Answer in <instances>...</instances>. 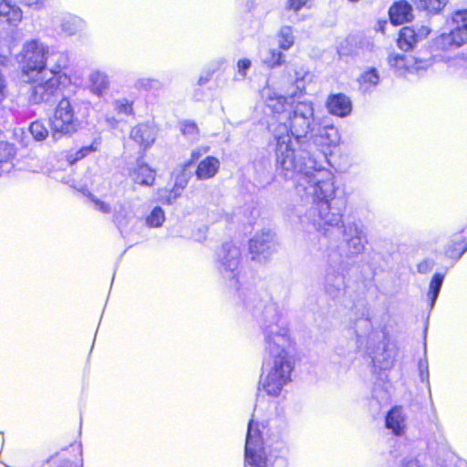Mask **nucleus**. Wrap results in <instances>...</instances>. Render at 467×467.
<instances>
[{"label":"nucleus","instance_id":"nucleus-12","mask_svg":"<svg viewBox=\"0 0 467 467\" xmlns=\"http://www.w3.org/2000/svg\"><path fill=\"white\" fill-rule=\"evenodd\" d=\"M322 147H335L340 141L338 130L333 125L318 126L317 124L315 132L309 137V141Z\"/></svg>","mask_w":467,"mask_h":467},{"label":"nucleus","instance_id":"nucleus-46","mask_svg":"<svg viewBox=\"0 0 467 467\" xmlns=\"http://www.w3.org/2000/svg\"><path fill=\"white\" fill-rule=\"evenodd\" d=\"M432 266H433V264L431 261L425 260V261L420 262L418 265L417 268L420 273L427 274L432 269Z\"/></svg>","mask_w":467,"mask_h":467},{"label":"nucleus","instance_id":"nucleus-53","mask_svg":"<svg viewBox=\"0 0 467 467\" xmlns=\"http://www.w3.org/2000/svg\"><path fill=\"white\" fill-rule=\"evenodd\" d=\"M356 332H357V337H361V335L358 334V330H356Z\"/></svg>","mask_w":467,"mask_h":467},{"label":"nucleus","instance_id":"nucleus-30","mask_svg":"<svg viewBox=\"0 0 467 467\" xmlns=\"http://www.w3.org/2000/svg\"><path fill=\"white\" fill-rule=\"evenodd\" d=\"M448 0H415L419 8L431 14L440 13L447 5Z\"/></svg>","mask_w":467,"mask_h":467},{"label":"nucleus","instance_id":"nucleus-43","mask_svg":"<svg viewBox=\"0 0 467 467\" xmlns=\"http://www.w3.org/2000/svg\"><path fill=\"white\" fill-rule=\"evenodd\" d=\"M251 67V61L247 58L240 59L237 62L238 74L242 76V78H245L247 74V70Z\"/></svg>","mask_w":467,"mask_h":467},{"label":"nucleus","instance_id":"nucleus-32","mask_svg":"<svg viewBox=\"0 0 467 467\" xmlns=\"http://www.w3.org/2000/svg\"><path fill=\"white\" fill-rule=\"evenodd\" d=\"M360 85L365 91H368L371 88L378 85L379 81V76L376 68H370L365 71L359 78Z\"/></svg>","mask_w":467,"mask_h":467},{"label":"nucleus","instance_id":"nucleus-38","mask_svg":"<svg viewBox=\"0 0 467 467\" xmlns=\"http://www.w3.org/2000/svg\"><path fill=\"white\" fill-rule=\"evenodd\" d=\"M294 72L295 76L292 77L290 69H287V73L290 76L291 80L295 81L298 89H302L304 88L303 82L305 81L306 78L308 77L309 74L303 68H300L299 70L295 68Z\"/></svg>","mask_w":467,"mask_h":467},{"label":"nucleus","instance_id":"nucleus-16","mask_svg":"<svg viewBox=\"0 0 467 467\" xmlns=\"http://www.w3.org/2000/svg\"><path fill=\"white\" fill-rule=\"evenodd\" d=\"M129 175L138 184L150 186L155 181V171L140 161L130 169Z\"/></svg>","mask_w":467,"mask_h":467},{"label":"nucleus","instance_id":"nucleus-22","mask_svg":"<svg viewBox=\"0 0 467 467\" xmlns=\"http://www.w3.org/2000/svg\"><path fill=\"white\" fill-rule=\"evenodd\" d=\"M389 14L392 24L401 25L412 18V8L407 2H399L390 7Z\"/></svg>","mask_w":467,"mask_h":467},{"label":"nucleus","instance_id":"nucleus-5","mask_svg":"<svg viewBox=\"0 0 467 467\" xmlns=\"http://www.w3.org/2000/svg\"><path fill=\"white\" fill-rule=\"evenodd\" d=\"M336 196V194L334 195ZM304 197H312L314 202L307 210V212L300 217V223L304 225L306 223H309L313 225V227L321 234L327 236L328 235V227H338L340 225L343 226V240L346 243L348 253L351 255H358L365 250V246L367 244V236L363 229L356 223H348L343 224L342 223V213L339 212H333L331 206V201L334 200L333 197L328 201L329 204V212L333 213H338L340 215V222L337 224H328L325 221H321L318 225H316L313 220L310 218V210L313 206H319L322 202L321 200L316 198L314 195H304Z\"/></svg>","mask_w":467,"mask_h":467},{"label":"nucleus","instance_id":"nucleus-26","mask_svg":"<svg viewBox=\"0 0 467 467\" xmlns=\"http://www.w3.org/2000/svg\"><path fill=\"white\" fill-rule=\"evenodd\" d=\"M452 30L458 36L462 38V42L467 43V9L458 10L452 15Z\"/></svg>","mask_w":467,"mask_h":467},{"label":"nucleus","instance_id":"nucleus-25","mask_svg":"<svg viewBox=\"0 0 467 467\" xmlns=\"http://www.w3.org/2000/svg\"><path fill=\"white\" fill-rule=\"evenodd\" d=\"M15 154V149L11 144L0 141V176L12 171L14 167L12 159Z\"/></svg>","mask_w":467,"mask_h":467},{"label":"nucleus","instance_id":"nucleus-40","mask_svg":"<svg viewBox=\"0 0 467 467\" xmlns=\"http://www.w3.org/2000/svg\"><path fill=\"white\" fill-rule=\"evenodd\" d=\"M90 201L93 203L94 209H96L103 213H109L111 212V208L109 203H106L105 202L100 201L94 196H92L90 198Z\"/></svg>","mask_w":467,"mask_h":467},{"label":"nucleus","instance_id":"nucleus-17","mask_svg":"<svg viewBox=\"0 0 467 467\" xmlns=\"http://www.w3.org/2000/svg\"><path fill=\"white\" fill-rule=\"evenodd\" d=\"M135 213L130 202H119L114 205L113 222L122 231L134 219Z\"/></svg>","mask_w":467,"mask_h":467},{"label":"nucleus","instance_id":"nucleus-49","mask_svg":"<svg viewBox=\"0 0 467 467\" xmlns=\"http://www.w3.org/2000/svg\"><path fill=\"white\" fill-rule=\"evenodd\" d=\"M358 325H360V327H364L367 330L371 328V323L368 318L359 319L356 326L358 327Z\"/></svg>","mask_w":467,"mask_h":467},{"label":"nucleus","instance_id":"nucleus-50","mask_svg":"<svg viewBox=\"0 0 467 467\" xmlns=\"http://www.w3.org/2000/svg\"><path fill=\"white\" fill-rule=\"evenodd\" d=\"M457 64L467 70V56H462L457 58Z\"/></svg>","mask_w":467,"mask_h":467},{"label":"nucleus","instance_id":"nucleus-34","mask_svg":"<svg viewBox=\"0 0 467 467\" xmlns=\"http://www.w3.org/2000/svg\"><path fill=\"white\" fill-rule=\"evenodd\" d=\"M29 131L33 138L38 141L44 140L48 135V130L46 126L38 120L31 123L29 126Z\"/></svg>","mask_w":467,"mask_h":467},{"label":"nucleus","instance_id":"nucleus-3","mask_svg":"<svg viewBox=\"0 0 467 467\" xmlns=\"http://www.w3.org/2000/svg\"><path fill=\"white\" fill-rule=\"evenodd\" d=\"M285 454L284 441H277L275 446L265 444L257 430H254V421L250 420L244 450L246 467H287Z\"/></svg>","mask_w":467,"mask_h":467},{"label":"nucleus","instance_id":"nucleus-39","mask_svg":"<svg viewBox=\"0 0 467 467\" xmlns=\"http://www.w3.org/2000/svg\"><path fill=\"white\" fill-rule=\"evenodd\" d=\"M99 143L97 140H95L89 146H85V147L81 148L78 151H77L76 159L77 160L82 159V158L86 157L87 155H88L89 153L96 151L99 148Z\"/></svg>","mask_w":467,"mask_h":467},{"label":"nucleus","instance_id":"nucleus-31","mask_svg":"<svg viewBox=\"0 0 467 467\" xmlns=\"http://www.w3.org/2000/svg\"><path fill=\"white\" fill-rule=\"evenodd\" d=\"M133 100L129 99L127 98L118 99L113 101L114 111L118 115H123L127 117L133 116Z\"/></svg>","mask_w":467,"mask_h":467},{"label":"nucleus","instance_id":"nucleus-18","mask_svg":"<svg viewBox=\"0 0 467 467\" xmlns=\"http://www.w3.org/2000/svg\"><path fill=\"white\" fill-rule=\"evenodd\" d=\"M89 89L92 94L99 98L104 97L110 86V81L107 73L95 70L88 76Z\"/></svg>","mask_w":467,"mask_h":467},{"label":"nucleus","instance_id":"nucleus-19","mask_svg":"<svg viewBox=\"0 0 467 467\" xmlns=\"http://www.w3.org/2000/svg\"><path fill=\"white\" fill-rule=\"evenodd\" d=\"M86 28V22L79 16L66 15L61 18L60 29L68 36H81Z\"/></svg>","mask_w":467,"mask_h":467},{"label":"nucleus","instance_id":"nucleus-37","mask_svg":"<svg viewBox=\"0 0 467 467\" xmlns=\"http://www.w3.org/2000/svg\"><path fill=\"white\" fill-rule=\"evenodd\" d=\"M462 236L457 234L452 239V247L449 250L450 255L452 257L457 255L461 257L467 251V242L462 241Z\"/></svg>","mask_w":467,"mask_h":467},{"label":"nucleus","instance_id":"nucleus-23","mask_svg":"<svg viewBox=\"0 0 467 467\" xmlns=\"http://www.w3.org/2000/svg\"><path fill=\"white\" fill-rule=\"evenodd\" d=\"M464 45L462 38L458 36L451 29L449 33H442L433 40V46L440 50H451Z\"/></svg>","mask_w":467,"mask_h":467},{"label":"nucleus","instance_id":"nucleus-36","mask_svg":"<svg viewBox=\"0 0 467 467\" xmlns=\"http://www.w3.org/2000/svg\"><path fill=\"white\" fill-rule=\"evenodd\" d=\"M161 87V82L156 78H141L135 82V88L138 89L157 90Z\"/></svg>","mask_w":467,"mask_h":467},{"label":"nucleus","instance_id":"nucleus-51","mask_svg":"<svg viewBox=\"0 0 467 467\" xmlns=\"http://www.w3.org/2000/svg\"><path fill=\"white\" fill-rule=\"evenodd\" d=\"M57 467H70V463L68 462H65L61 463Z\"/></svg>","mask_w":467,"mask_h":467},{"label":"nucleus","instance_id":"nucleus-28","mask_svg":"<svg viewBox=\"0 0 467 467\" xmlns=\"http://www.w3.org/2000/svg\"><path fill=\"white\" fill-rule=\"evenodd\" d=\"M262 61L267 67L275 68L285 65V55L281 49L272 47L265 52Z\"/></svg>","mask_w":467,"mask_h":467},{"label":"nucleus","instance_id":"nucleus-13","mask_svg":"<svg viewBox=\"0 0 467 467\" xmlns=\"http://www.w3.org/2000/svg\"><path fill=\"white\" fill-rule=\"evenodd\" d=\"M430 32L431 29L425 26H420L418 30L405 26L400 32L398 46L400 49L409 51L412 49L418 42L426 38Z\"/></svg>","mask_w":467,"mask_h":467},{"label":"nucleus","instance_id":"nucleus-52","mask_svg":"<svg viewBox=\"0 0 467 467\" xmlns=\"http://www.w3.org/2000/svg\"><path fill=\"white\" fill-rule=\"evenodd\" d=\"M185 183H186V182H184V183H182V184H181V189H183V188H184Z\"/></svg>","mask_w":467,"mask_h":467},{"label":"nucleus","instance_id":"nucleus-2","mask_svg":"<svg viewBox=\"0 0 467 467\" xmlns=\"http://www.w3.org/2000/svg\"><path fill=\"white\" fill-rule=\"evenodd\" d=\"M265 320L263 327L265 355L262 364L259 390L272 397H278L291 380L294 368L293 358L288 353L291 339L285 323L275 307H265Z\"/></svg>","mask_w":467,"mask_h":467},{"label":"nucleus","instance_id":"nucleus-33","mask_svg":"<svg viewBox=\"0 0 467 467\" xmlns=\"http://www.w3.org/2000/svg\"><path fill=\"white\" fill-rule=\"evenodd\" d=\"M182 133L191 141H196L199 139V128L198 126L190 120H184L181 122Z\"/></svg>","mask_w":467,"mask_h":467},{"label":"nucleus","instance_id":"nucleus-15","mask_svg":"<svg viewBox=\"0 0 467 467\" xmlns=\"http://www.w3.org/2000/svg\"><path fill=\"white\" fill-rule=\"evenodd\" d=\"M327 108L332 115L343 118L350 114L352 104L348 97L339 93L328 97Z\"/></svg>","mask_w":467,"mask_h":467},{"label":"nucleus","instance_id":"nucleus-24","mask_svg":"<svg viewBox=\"0 0 467 467\" xmlns=\"http://www.w3.org/2000/svg\"><path fill=\"white\" fill-rule=\"evenodd\" d=\"M345 288V276L341 273L329 272L325 277V290L333 297L338 296Z\"/></svg>","mask_w":467,"mask_h":467},{"label":"nucleus","instance_id":"nucleus-9","mask_svg":"<svg viewBox=\"0 0 467 467\" xmlns=\"http://www.w3.org/2000/svg\"><path fill=\"white\" fill-rule=\"evenodd\" d=\"M277 246L275 234L271 230L265 229L249 241V253L252 260L266 263L277 252Z\"/></svg>","mask_w":467,"mask_h":467},{"label":"nucleus","instance_id":"nucleus-7","mask_svg":"<svg viewBox=\"0 0 467 467\" xmlns=\"http://www.w3.org/2000/svg\"><path fill=\"white\" fill-rule=\"evenodd\" d=\"M50 126L54 138L70 136L77 131L78 120L68 99L63 98L58 102L50 119Z\"/></svg>","mask_w":467,"mask_h":467},{"label":"nucleus","instance_id":"nucleus-47","mask_svg":"<svg viewBox=\"0 0 467 467\" xmlns=\"http://www.w3.org/2000/svg\"><path fill=\"white\" fill-rule=\"evenodd\" d=\"M21 4H24L28 6H33L35 8H40L43 5L44 0H18Z\"/></svg>","mask_w":467,"mask_h":467},{"label":"nucleus","instance_id":"nucleus-20","mask_svg":"<svg viewBox=\"0 0 467 467\" xmlns=\"http://www.w3.org/2000/svg\"><path fill=\"white\" fill-rule=\"evenodd\" d=\"M0 19L11 26H17L23 19V11L10 0H0Z\"/></svg>","mask_w":467,"mask_h":467},{"label":"nucleus","instance_id":"nucleus-11","mask_svg":"<svg viewBox=\"0 0 467 467\" xmlns=\"http://www.w3.org/2000/svg\"><path fill=\"white\" fill-rule=\"evenodd\" d=\"M158 129L154 124L145 122L133 127L130 132V138L136 142L140 149L147 150L156 140Z\"/></svg>","mask_w":467,"mask_h":467},{"label":"nucleus","instance_id":"nucleus-1","mask_svg":"<svg viewBox=\"0 0 467 467\" xmlns=\"http://www.w3.org/2000/svg\"><path fill=\"white\" fill-rule=\"evenodd\" d=\"M261 96L277 118L278 123L269 124L276 142V171L286 180H296L295 188L301 198L314 195L322 201L319 206L310 210V218L316 225L322 220L328 224H337L340 215L330 213L328 204L337 190L334 175L323 168L307 149L309 137L317 126L313 105L308 102L294 105L269 86L262 89Z\"/></svg>","mask_w":467,"mask_h":467},{"label":"nucleus","instance_id":"nucleus-45","mask_svg":"<svg viewBox=\"0 0 467 467\" xmlns=\"http://www.w3.org/2000/svg\"><path fill=\"white\" fill-rule=\"evenodd\" d=\"M209 151V147L197 148L192 151L191 161L185 164V167L189 166L192 162L197 161L204 153Z\"/></svg>","mask_w":467,"mask_h":467},{"label":"nucleus","instance_id":"nucleus-27","mask_svg":"<svg viewBox=\"0 0 467 467\" xmlns=\"http://www.w3.org/2000/svg\"><path fill=\"white\" fill-rule=\"evenodd\" d=\"M276 39L279 49L284 51L289 50L296 41L293 27L286 25L282 26L276 33Z\"/></svg>","mask_w":467,"mask_h":467},{"label":"nucleus","instance_id":"nucleus-4","mask_svg":"<svg viewBox=\"0 0 467 467\" xmlns=\"http://www.w3.org/2000/svg\"><path fill=\"white\" fill-rule=\"evenodd\" d=\"M54 56L56 65L52 64V69L43 74H36V78L32 82L29 100L34 104L51 101L57 96L59 87L70 81L68 76L63 72L67 66V57L66 54H54Z\"/></svg>","mask_w":467,"mask_h":467},{"label":"nucleus","instance_id":"nucleus-21","mask_svg":"<svg viewBox=\"0 0 467 467\" xmlns=\"http://www.w3.org/2000/svg\"><path fill=\"white\" fill-rule=\"evenodd\" d=\"M219 168V160L215 157L208 156L199 162L195 175L198 180H208L215 176Z\"/></svg>","mask_w":467,"mask_h":467},{"label":"nucleus","instance_id":"nucleus-41","mask_svg":"<svg viewBox=\"0 0 467 467\" xmlns=\"http://www.w3.org/2000/svg\"><path fill=\"white\" fill-rule=\"evenodd\" d=\"M311 0H288L286 8L295 12L299 11L302 7L306 6Z\"/></svg>","mask_w":467,"mask_h":467},{"label":"nucleus","instance_id":"nucleus-6","mask_svg":"<svg viewBox=\"0 0 467 467\" xmlns=\"http://www.w3.org/2000/svg\"><path fill=\"white\" fill-rule=\"evenodd\" d=\"M54 54L64 53L50 48L37 39L26 41L19 54L22 73L31 78L34 74H43L52 69V64L56 65Z\"/></svg>","mask_w":467,"mask_h":467},{"label":"nucleus","instance_id":"nucleus-14","mask_svg":"<svg viewBox=\"0 0 467 467\" xmlns=\"http://www.w3.org/2000/svg\"><path fill=\"white\" fill-rule=\"evenodd\" d=\"M385 426L396 436L404 434L407 423L406 415L400 406L393 407L385 417Z\"/></svg>","mask_w":467,"mask_h":467},{"label":"nucleus","instance_id":"nucleus-29","mask_svg":"<svg viewBox=\"0 0 467 467\" xmlns=\"http://www.w3.org/2000/svg\"><path fill=\"white\" fill-rule=\"evenodd\" d=\"M444 280V275L441 274H435L431 280L429 285V291L427 294L428 301L431 308L434 306V304L439 296L442 283Z\"/></svg>","mask_w":467,"mask_h":467},{"label":"nucleus","instance_id":"nucleus-44","mask_svg":"<svg viewBox=\"0 0 467 467\" xmlns=\"http://www.w3.org/2000/svg\"><path fill=\"white\" fill-rule=\"evenodd\" d=\"M419 371L421 381L429 382V367L427 360H420L419 362Z\"/></svg>","mask_w":467,"mask_h":467},{"label":"nucleus","instance_id":"nucleus-48","mask_svg":"<svg viewBox=\"0 0 467 467\" xmlns=\"http://www.w3.org/2000/svg\"><path fill=\"white\" fill-rule=\"evenodd\" d=\"M105 120H106V123L108 124V126L112 129H116L119 125V120L115 117L108 116V117H106Z\"/></svg>","mask_w":467,"mask_h":467},{"label":"nucleus","instance_id":"nucleus-42","mask_svg":"<svg viewBox=\"0 0 467 467\" xmlns=\"http://www.w3.org/2000/svg\"><path fill=\"white\" fill-rule=\"evenodd\" d=\"M223 63H224V61L223 59L217 60L216 61V67H214V69L213 71H209V72L205 73L204 75H202L199 78L198 85L202 86V85H205L207 82H209L211 78H212L213 73L216 69H218Z\"/></svg>","mask_w":467,"mask_h":467},{"label":"nucleus","instance_id":"nucleus-35","mask_svg":"<svg viewBox=\"0 0 467 467\" xmlns=\"http://www.w3.org/2000/svg\"><path fill=\"white\" fill-rule=\"evenodd\" d=\"M165 220V214L161 207H155L147 217V224L150 227H160Z\"/></svg>","mask_w":467,"mask_h":467},{"label":"nucleus","instance_id":"nucleus-8","mask_svg":"<svg viewBox=\"0 0 467 467\" xmlns=\"http://www.w3.org/2000/svg\"><path fill=\"white\" fill-rule=\"evenodd\" d=\"M241 255L240 248L231 243L223 244L217 252V269L223 278L231 282V286L237 284Z\"/></svg>","mask_w":467,"mask_h":467},{"label":"nucleus","instance_id":"nucleus-10","mask_svg":"<svg viewBox=\"0 0 467 467\" xmlns=\"http://www.w3.org/2000/svg\"><path fill=\"white\" fill-rule=\"evenodd\" d=\"M388 63L399 76H405L410 73L420 74L432 65L431 59L417 58L399 53H390L388 57Z\"/></svg>","mask_w":467,"mask_h":467}]
</instances>
